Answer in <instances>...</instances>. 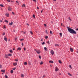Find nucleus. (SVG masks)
I'll list each match as a JSON object with an SVG mask.
<instances>
[{"label": "nucleus", "instance_id": "1", "mask_svg": "<svg viewBox=\"0 0 78 78\" xmlns=\"http://www.w3.org/2000/svg\"><path fill=\"white\" fill-rule=\"evenodd\" d=\"M67 28H68V30L69 32L70 33H72V34H76V31H74L73 29L70 28L68 27H67Z\"/></svg>", "mask_w": 78, "mask_h": 78}, {"label": "nucleus", "instance_id": "60", "mask_svg": "<svg viewBox=\"0 0 78 78\" xmlns=\"http://www.w3.org/2000/svg\"><path fill=\"white\" fill-rule=\"evenodd\" d=\"M42 11H43L42 10H41V12L42 13Z\"/></svg>", "mask_w": 78, "mask_h": 78}, {"label": "nucleus", "instance_id": "10", "mask_svg": "<svg viewBox=\"0 0 78 78\" xmlns=\"http://www.w3.org/2000/svg\"><path fill=\"white\" fill-rule=\"evenodd\" d=\"M44 64V62H43L42 61H41L40 63V65H42V64Z\"/></svg>", "mask_w": 78, "mask_h": 78}, {"label": "nucleus", "instance_id": "46", "mask_svg": "<svg viewBox=\"0 0 78 78\" xmlns=\"http://www.w3.org/2000/svg\"><path fill=\"white\" fill-rule=\"evenodd\" d=\"M2 65L0 64V68H2Z\"/></svg>", "mask_w": 78, "mask_h": 78}, {"label": "nucleus", "instance_id": "31", "mask_svg": "<svg viewBox=\"0 0 78 78\" xmlns=\"http://www.w3.org/2000/svg\"><path fill=\"white\" fill-rule=\"evenodd\" d=\"M30 34H33V32H32V31H30Z\"/></svg>", "mask_w": 78, "mask_h": 78}, {"label": "nucleus", "instance_id": "25", "mask_svg": "<svg viewBox=\"0 0 78 78\" xmlns=\"http://www.w3.org/2000/svg\"><path fill=\"white\" fill-rule=\"evenodd\" d=\"M0 6H1V7H3L4 6H3V5L2 4L0 5Z\"/></svg>", "mask_w": 78, "mask_h": 78}, {"label": "nucleus", "instance_id": "27", "mask_svg": "<svg viewBox=\"0 0 78 78\" xmlns=\"http://www.w3.org/2000/svg\"><path fill=\"white\" fill-rule=\"evenodd\" d=\"M23 6H24V7H25V5L24 4H23V5H22V6H23Z\"/></svg>", "mask_w": 78, "mask_h": 78}, {"label": "nucleus", "instance_id": "64", "mask_svg": "<svg viewBox=\"0 0 78 78\" xmlns=\"http://www.w3.org/2000/svg\"><path fill=\"white\" fill-rule=\"evenodd\" d=\"M41 11H44V9H42Z\"/></svg>", "mask_w": 78, "mask_h": 78}, {"label": "nucleus", "instance_id": "36", "mask_svg": "<svg viewBox=\"0 0 78 78\" xmlns=\"http://www.w3.org/2000/svg\"><path fill=\"white\" fill-rule=\"evenodd\" d=\"M69 66L70 69H72V66H71V65H69Z\"/></svg>", "mask_w": 78, "mask_h": 78}, {"label": "nucleus", "instance_id": "52", "mask_svg": "<svg viewBox=\"0 0 78 78\" xmlns=\"http://www.w3.org/2000/svg\"><path fill=\"white\" fill-rule=\"evenodd\" d=\"M44 26H45V27H46L47 26V24H44Z\"/></svg>", "mask_w": 78, "mask_h": 78}, {"label": "nucleus", "instance_id": "28", "mask_svg": "<svg viewBox=\"0 0 78 78\" xmlns=\"http://www.w3.org/2000/svg\"><path fill=\"white\" fill-rule=\"evenodd\" d=\"M55 47H57V46H59V45L58 44H55Z\"/></svg>", "mask_w": 78, "mask_h": 78}, {"label": "nucleus", "instance_id": "35", "mask_svg": "<svg viewBox=\"0 0 78 78\" xmlns=\"http://www.w3.org/2000/svg\"><path fill=\"white\" fill-rule=\"evenodd\" d=\"M46 33L48 34V32L47 31V30H46Z\"/></svg>", "mask_w": 78, "mask_h": 78}, {"label": "nucleus", "instance_id": "63", "mask_svg": "<svg viewBox=\"0 0 78 78\" xmlns=\"http://www.w3.org/2000/svg\"><path fill=\"white\" fill-rule=\"evenodd\" d=\"M76 30H78V28L76 29Z\"/></svg>", "mask_w": 78, "mask_h": 78}, {"label": "nucleus", "instance_id": "7", "mask_svg": "<svg viewBox=\"0 0 78 78\" xmlns=\"http://www.w3.org/2000/svg\"><path fill=\"white\" fill-rule=\"evenodd\" d=\"M13 23H12V22H11V23H9V25L10 26L12 25Z\"/></svg>", "mask_w": 78, "mask_h": 78}, {"label": "nucleus", "instance_id": "53", "mask_svg": "<svg viewBox=\"0 0 78 78\" xmlns=\"http://www.w3.org/2000/svg\"><path fill=\"white\" fill-rule=\"evenodd\" d=\"M33 1H34V2H36V0H33Z\"/></svg>", "mask_w": 78, "mask_h": 78}, {"label": "nucleus", "instance_id": "45", "mask_svg": "<svg viewBox=\"0 0 78 78\" xmlns=\"http://www.w3.org/2000/svg\"><path fill=\"white\" fill-rule=\"evenodd\" d=\"M24 50L25 51L26 50V48H24Z\"/></svg>", "mask_w": 78, "mask_h": 78}, {"label": "nucleus", "instance_id": "3", "mask_svg": "<svg viewBox=\"0 0 78 78\" xmlns=\"http://www.w3.org/2000/svg\"><path fill=\"white\" fill-rule=\"evenodd\" d=\"M8 11H11V10H12V8L10 6H9L8 7Z\"/></svg>", "mask_w": 78, "mask_h": 78}, {"label": "nucleus", "instance_id": "61", "mask_svg": "<svg viewBox=\"0 0 78 78\" xmlns=\"http://www.w3.org/2000/svg\"><path fill=\"white\" fill-rule=\"evenodd\" d=\"M13 50H15V49L13 48Z\"/></svg>", "mask_w": 78, "mask_h": 78}, {"label": "nucleus", "instance_id": "24", "mask_svg": "<svg viewBox=\"0 0 78 78\" xmlns=\"http://www.w3.org/2000/svg\"><path fill=\"white\" fill-rule=\"evenodd\" d=\"M9 51L10 53H12V50H10Z\"/></svg>", "mask_w": 78, "mask_h": 78}, {"label": "nucleus", "instance_id": "13", "mask_svg": "<svg viewBox=\"0 0 78 78\" xmlns=\"http://www.w3.org/2000/svg\"><path fill=\"white\" fill-rule=\"evenodd\" d=\"M58 62L60 64H62V62H61V61L60 60H58Z\"/></svg>", "mask_w": 78, "mask_h": 78}, {"label": "nucleus", "instance_id": "11", "mask_svg": "<svg viewBox=\"0 0 78 78\" xmlns=\"http://www.w3.org/2000/svg\"><path fill=\"white\" fill-rule=\"evenodd\" d=\"M49 62V63H52V64H53V61H50Z\"/></svg>", "mask_w": 78, "mask_h": 78}, {"label": "nucleus", "instance_id": "49", "mask_svg": "<svg viewBox=\"0 0 78 78\" xmlns=\"http://www.w3.org/2000/svg\"><path fill=\"white\" fill-rule=\"evenodd\" d=\"M12 70H16V68H13Z\"/></svg>", "mask_w": 78, "mask_h": 78}, {"label": "nucleus", "instance_id": "23", "mask_svg": "<svg viewBox=\"0 0 78 78\" xmlns=\"http://www.w3.org/2000/svg\"><path fill=\"white\" fill-rule=\"evenodd\" d=\"M1 72H5V70H1Z\"/></svg>", "mask_w": 78, "mask_h": 78}, {"label": "nucleus", "instance_id": "12", "mask_svg": "<svg viewBox=\"0 0 78 78\" xmlns=\"http://www.w3.org/2000/svg\"><path fill=\"white\" fill-rule=\"evenodd\" d=\"M44 49L45 51H47V47H45L44 48Z\"/></svg>", "mask_w": 78, "mask_h": 78}, {"label": "nucleus", "instance_id": "44", "mask_svg": "<svg viewBox=\"0 0 78 78\" xmlns=\"http://www.w3.org/2000/svg\"><path fill=\"white\" fill-rule=\"evenodd\" d=\"M50 34H52V31H51V30L50 31Z\"/></svg>", "mask_w": 78, "mask_h": 78}, {"label": "nucleus", "instance_id": "38", "mask_svg": "<svg viewBox=\"0 0 78 78\" xmlns=\"http://www.w3.org/2000/svg\"><path fill=\"white\" fill-rule=\"evenodd\" d=\"M68 19H69V20H71V19H70V17H69V18H68Z\"/></svg>", "mask_w": 78, "mask_h": 78}, {"label": "nucleus", "instance_id": "19", "mask_svg": "<svg viewBox=\"0 0 78 78\" xmlns=\"http://www.w3.org/2000/svg\"><path fill=\"white\" fill-rule=\"evenodd\" d=\"M17 50H21V48H18L17 49Z\"/></svg>", "mask_w": 78, "mask_h": 78}, {"label": "nucleus", "instance_id": "29", "mask_svg": "<svg viewBox=\"0 0 78 78\" xmlns=\"http://www.w3.org/2000/svg\"><path fill=\"white\" fill-rule=\"evenodd\" d=\"M5 78H8V76H7L6 75H5Z\"/></svg>", "mask_w": 78, "mask_h": 78}, {"label": "nucleus", "instance_id": "33", "mask_svg": "<svg viewBox=\"0 0 78 78\" xmlns=\"http://www.w3.org/2000/svg\"><path fill=\"white\" fill-rule=\"evenodd\" d=\"M13 70H11V73H13Z\"/></svg>", "mask_w": 78, "mask_h": 78}, {"label": "nucleus", "instance_id": "21", "mask_svg": "<svg viewBox=\"0 0 78 78\" xmlns=\"http://www.w3.org/2000/svg\"><path fill=\"white\" fill-rule=\"evenodd\" d=\"M5 15H6V16H7V17H9V14H6Z\"/></svg>", "mask_w": 78, "mask_h": 78}, {"label": "nucleus", "instance_id": "20", "mask_svg": "<svg viewBox=\"0 0 78 78\" xmlns=\"http://www.w3.org/2000/svg\"><path fill=\"white\" fill-rule=\"evenodd\" d=\"M24 65H27V62H24Z\"/></svg>", "mask_w": 78, "mask_h": 78}, {"label": "nucleus", "instance_id": "15", "mask_svg": "<svg viewBox=\"0 0 78 78\" xmlns=\"http://www.w3.org/2000/svg\"><path fill=\"white\" fill-rule=\"evenodd\" d=\"M6 58H8V55H5Z\"/></svg>", "mask_w": 78, "mask_h": 78}, {"label": "nucleus", "instance_id": "50", "mask_svg": "<svg viewBox=\"0 0 78 78\" xmlns=\"http://www.w3.org/2000/svg\"><path fill=\"white\" fill-rule=\"evenodd\" d=\"M12 14H13V15H14V13L13 12H12Z\"/></svg>", "mask_w": 78, "mask_h": 78}, {"label": "nucleus", "instance_id": "56", "mask_svg": "<svg viewBox=\"0 0 78 78\" xmlns=\"http://www.w3.org/2000/svg\"><path fill=\"white\" fill-rule=\"evenodd\" d=\"M58 75H61V73H59Z\"/></svg>", "mask_w": 78, "mask_h": 78}, {"label": "nucleus", "instance_id": "17", "mask_svg": "<svg viewBox=\"0 0 78 78\" xmlns=\"http://www.w3.org/2000/svg\"><path fill=\"white\" fill-rule=\"evenodd\" d=\"M8 56H12V54H8Z\"/></svg>", "mask_w": 78, "mask_h": 78}, {"label": "nucleus", "instance_id": "34", "mask_svg": "<svg viewBox=\"0 0 78 78\" xmlns=\"http://www.w3.org/2000/svg\"><path fill=\"white\" fill-rule=\"evenodd\" d=\"M44 44H45V42H43L42 44V45H44Z\"/></svg>", "mask_w": 78, "mask_h": 78}, {"label": "nucleus", "instance_id": "2", "mask_svg": "<svg viewBox=\"0 0 78 78\" xmlns=\"http://www.w3.org/2000/svg\"><path fill=\"white\" fill-rule=\"evenodd\" d=\"M36 51L37 52V53L38 54H39L41 53V51L39 50H36V49H35Z\"/></svg>", "mask_w": 78, "mask_h": 78}, {"label": "nucleus", "instance_id": "22", "mask_svg": "<svg viewBox=\"0 0 78 78\" xmlns=\"http://www.w3.org/2000/svg\"><path fill=\"white\" fill-rule=\"evenodd\" d=\"M5 22H6V23H8V21L6 20H5Z\"/></svg>", "mask_w": 78, "mask_h": 78}, {"label": "nucleus", "instance_id": "48", "mask_svg": "<svg viewBox=\"0 0 78 78\" xmlns=\"http://www.w3.org/2000/svg\"><path fill=\"white\" fill-rule=\"evenodd\" d=\"M23 40H24L23 39H20L21 41H23Z\"/></svg>", "mask_w": 78, "mask_h": 78}, {"label": "nucleus", "instance_id": "5", "mask_svg": "<svg viewBox=\"0 0 78 78\" xmlns=\"http://www.w3.org/2000/svg\"><path fill=\"white\" fill-rule=\"evenodd\" d=\"M5 38H4V40L5 41H6V42H7L8 41V39H7V38H6V37L5 36Z\"/></svg>", "mask_w": 78, "mask_h": 78}, {"label": "nucleus", "instance_id": "54", "mask_svg": "<svg viewBox=\"0 0 78 78\" xmlns=\"http://www.w3.org/2000/svg\"><path fill=\"white\" fill-rule=\"evenodd\" d=\"M39 9V7H38V6L37 7V9Z\"/></svg>", "mask_w": 78, "mask_h": 78}, {"label": "nucleus", "instance_id": "6", "mask_svg": "<svg viewBox=\"0 0 78 78\" xmlns=\"http://www.w3.org/2000/svg\"><path fill=\"white\" fill-rule=\"evenodd\" d=\"M59 70V69L57 68V67H56V69H55V72H58Z\"/></svg>", "mask_w": 78, "mask_h": 78}, {"label": "nucleus", "instance_id": "30", "mask_svg": "<svg viewBox=\"0 0 78 78\" xmlns=\"http://www.w3.org/2000/svg\"><path fill=\"white\" fill-rule=\"evenodd\" d=\"M46 43H47V44H50V42L49 41H47L46 42Z\"/></svg>", "mask_w": 78, "mask_h": 78}, {"label": "nucleus", "instance_id": "51", "mask_svg": "<svg viewBox=\"0 0 78 78\" xmlns=\"http://www.w3.org/2000/svg\"><path fill=\"white\" fill-rule=\"evenodd\" d=\"M15 61L17 62L18 61V60L17 59H15Z\"/></svg>", "mask_w": 78, "mask_h": 78}, {"label": "nucleus", "instance_id": "62", "mask_svg": "<svg viewBox=\"0 0 78 78\" xmlns=\"http://www.w3.org/2000/svg\"><path fill=\"white\" fill-rule=\"evenodd\" d=\"M41 41H43V40L41 39Z\"/></svg>", "mask_w": 78, "mask_h": 78}, {"label": "nucleus", "instance_id": "47", "mask_svg": "<svg viewBox=\"0 0 78 78\" xmlns=\"http://www.w3.org/2000/svg\"><path fill=\"white\" fill-rule=\"evenodd\" d=\"M4 28H5V29L6 28V27H5V25L4 26Z\"/></svg>", "mask_w": 78, "mask_h": 78}, {"label": "nucleus", "instance_id": "16", "mask_svg": "<svg viewBox=\"0 0 78 78\" xmlns=\"http://www.w3.org/2000/svg\"><path fill=\"white\" fill-rule=\"evenodd\" d=\"M68 75H69V76H72V74H71L70 73H68Z\"/></svg>", "mask_w": 78, "mask_h": 78}, {"label": "nucleus", "instance_id": "32", "mask_svg": "<svg viewBox=\"0 0 78 78\" xmlns=\"http://www.w3.org/2000/svg\"><path fill=\"white\" fill-rule=\"evenodd\" d=\"M33 17H34V18H35V15H34V14L33 15Z\"/></svg>", "mask_w": 78, "mask_h": 78}, {"label": "nucleus", "instance_id": "55", "mask_svg": "<svg viewBox=\"0 0 78 78\" xmlns=\"http://www.w3.org/2000/svg\"><path fill=\"white\" fill-rule=\"evenodd\" d=\"M22 46H23V43H22Z\"/></svg>", "mask_w": 78, "mask_h": 78}, {"label": "nucleus", "instance_id": "9", "mask_svg": "<svg viewBox=\"0 0 78 78\" xmlns=\"http://www.w3.org/2000/svg\"><path fill=\"white\" fill-rule=\"evenodd\" d=\"M13 64L15 66H16L17 64V63L15 62L14 63H13Z\"/></svg>", "mask_w": 78, "mask_h": 78}, {"label": "nucleus", "instance_id": "18", "mask_svg": "<svg viewBox=\"0 0 78 78\" xmlns=\"http://www.w3.org/2000/svg\"><path fill=\"white\" fill-rule=\"evenodd\" d=\"M16 2L17 3L16 4H17V5H19V2H18L17 1H16Z\"/></svg>", "mask_w": 78, "mask_h": 78}, {"label": "nucleus", "instance_id": "26", "mask_svg": "<svg viewBox=\"0 0 78 78\" xmlns=\"http://www.w3.org/2000/svg\"><path fill=\"white\" fill-rule=\"evenodd\" d=\"M60 37H62V33H60Z\"/></svg>", "mask_w": 78, "mask_h": 78}, {"label": "nucleus", "instance_id": "8", "mask_svg": "<svg viewBox=\"0 0 78 78\" xmlns=\"http://www.w3.org/2000/svg\"><path fill=\"white\" fill-rule=\"evenodd\" d=\"M70 50L72 52V51H73V49L71 48H70Z\"/></svg>", "mask_w": 78, "mask_h": 78}, {"label": "nucleus", "instance_id": "43", "mask_svg": "<svg viewBox=\"0 0 78 78\" xmlns=\"http://www.w3.org/2000/svg\"><path fill=\"white\" fill-rule=\"evenodd\" d=\"M29 65H31V63L30 62H29Z\"/></svg>", "mask_w": 78, "mask_h": 78}, {"label": "nucleus", "instance_id": "40", "mask_svg": "<svg viewBox=\"0 0 78 78\" xmlns=\"http://www.w3.org/2000/svg\"><path fill=\"white\" fill-rule=\"evenodd\" d=\"M45 37L46 39H47V38H48V37L47 36H46Z\"/></svg>", "mask_w": 78, "mask_h": 78}, {"label": "nucleus", "instance_id": "59", "mask_svg": "<svg viewBox=\"0 0 78 78\" xmlns=\"http://www.w3.org/2000/svg\"><path fill=\"white\" fill-rule=\"evenodd\" d=\"M25 33H26V32H24V34H25Z\"/></svg>", "mask_w": 78, "mask_h": 78}, {"label": "nucleus", "instance_id": "58", "mask_svg": "<svg viewBox=\"0 0 78 78\" xmlns=\"http://www.w3.org/2000/svg\"><path fill=\"white\" fill-rule=\"evenodd\" d=\"M0 22H3V21H2V20H0Z\"/></svg>", "mask_w": 78, "mask_h": 78}, {"label": "nucleus", "instance_id": "14", "mask_svg": "<svg viewBox=\"0 0 78 78\" xmlns=\"http://www.w3.org/2000/svg\"><path fill=\"white\" fill-rule=\"evenodd\" d=\"M21 76L23 78L24 77V75L23 74H21Z\"/></svg>", "mask_w": 78, "mask_h": 78}, {"label": "nucleus", "instance_id": "42", "mask_svg": "<svg viewBox=\"0 0 78 78\" xmlns=\"http://www.w3.org/2000/svg\"><path fill=\"white\" fill-rule=\"evenodd\" d=\"M7 2H10V0H6Z\"/></svg>", "mask_w": 78, "mask_h": 78}, {"label": "nucleus", "instance_id": "41", "mask_svg": "<svg viewBox=\"0 0 78 78\" xmlns=\"http://www.w3.org/2000/svg\"><path fill=\"white\" fill-rule=\"evenodd\" d=\"M39 58H40V59H41V56L39 55Z\"/></svg>", "mask_w": 78, "mask_h": 78}, {"label": "nucleus", "instance_id": "57", "mask_svg": "<svg viewBox=\"0 0 78 78\" xmlns=\"http://www.w3.org/2000/svg\"><path fill=\"white\" fill-rule=\"evenodd\" d=\"M54 2H56V0H53Z\"/></svg>", "mask_w": 78, "mask_h": 78}, {"label": "nucleus", "instance_id": "39", "mask_svg": "<svg viewBox=\"0 0 78 78\" xmlns=\"http://www.w3.org/2000/svg\"><path fill=\"white\" fill-rule=\"evenodd\" d=\"M45 75H44L43 76V78H45Z\"/></svg>", "mask_w": 78, "mask_h": 78}, {"label": "nucleus", "instance_id": "4", "mask_svg": "<svg viewBox=\"0 0 78 78\" xmlns=\"http://www.w3.org/2000/svg\"><path fill=\"white\" fill-rule=\"evenodd\" d=\"M51 54L52 55H54V51L53 50H51Z\"/></svg>", "mask_w": 78, "mask_h": 78}, {"label": "nucleus", "instance_id": "37", "mask_svg": "<svg viewBox=\"0 0 78 78\" xmlns=\"http://www.w3.org/2000/svg\"><path fill=\"white\" fill-rule=\"evenodd\" d=\"M2 35H3V36H5V33H3Z\"/></svg>", "mask_w": 78, "mask_h": 78}]
</instances>
